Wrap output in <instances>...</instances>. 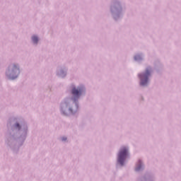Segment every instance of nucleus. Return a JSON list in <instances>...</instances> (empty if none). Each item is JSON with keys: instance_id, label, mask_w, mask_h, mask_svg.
<instances>
[{"instance_id": "f257e3e1", "label": "nucleus", "mask_w": 181, "mask_h": 181, "mask_svg": "<svg viewBox=\"0 0 181 181\" xmlns=\"http://www.w3.org/2000/svg\"><path fill=\"white\" fill-rule=\"evenodd\" d=\"M127 156H128V148L122 147L119 152L117 162L122 165H124V160H125Z\"/></svg>"}, {"instance_id": "f03ea898", "label": "nucleus", "mask_w": 181, "mask_h": 181, "mask_svg": "<svg viewBox=\"0 0 181 181\" xmlns=\"http://www.w3.org/2000/svg\"><path fill=\"white\" fill-rule=\"evenodd\" d=\"M83 91H84V88L83 87L73 88L71 90V94L74 97L73 100H78L81 94H83Z\"/></svg>"}, {"instance_id": "7ed1b4c3", "label": "nucleus", "mask_w": 181, "mask_h": 181, "mask_svg": "<svg viewBox=\"0 0 181 181\" xmlns=\"http://www.w3.org/2000/svg\"><path fill=\"white\" fill-rule=\"evenodd\" d=\"M139 76L141 79V86H146V84H148V78H149V76H151V70L146 69L144 74Z\"/></svg>"}, {"instance_id": "20e7f679", "label": "nucleus", "mask_w": 181, "mask_h": 181, "mask_svg": "<svg viewBox=\"0 0 181 181\" xmlns=\"http://www.w3.org/2000/svg\"><path fill=\"white\" fill-rule=\"evenodd\" d=\"M32 39H33V43H37V42L39 41V39H38L37 37H36V36H33V37H32Z\"/></svg>"}, {"instance_id": "39448f33", "label": "nucleus", "mask_w": 181, "mask_h": 181, "mask_svg": "<svg viewBox=\"0 0 181 181\" xmlns=\"http://www.w3.org/2000/svg\"><path fill=\"white\" fill-rule=\"evenodd\" d=\"M13 67H14L13 71H17V73H19V68L16 65H14Z\"/></svg>"}, {"instance_id": "423d86ee", "label": "nucleus", "mask_w": 181, "mask_h": 181, "mask_svg": "<svg viewBox=\"0 0 181 181\" xmlns=\"http://www.w3.org/2000/svg\"><path fill=\"white\" fill-rule=\"evenodd\" d=\"M141 168H142V165H141L137 166V167L136 168V171L140 170H141Z\"/></svg>"}, {"instance_id": "0eeeda50", "label": "nucleus", "mask_w": 181, "mask_h": 181, "mask_svg": "<svg viewBox=\"0 0 181 181\" xmlns=\"http://www.w3.org/2000/svg\"><path fill=\"white\" fill-rule=\"evenodd\" d=\"M16 128H18V129H21V126L19 125L18 123H17V124H16Z\"/></svg>"}, {"instance_id": "6e6552de", "label": "nucleus", "mask_w": 181, "mask_h": 181, "mask_svg": "<svg viewBox=\"0 0 181 181\" xmlns=\"http://www.w3.org/2000/svg\"><path fill=\"white\" fill-rule=\"evenodd\" d=\"M67 138H62V141H66Z\"/></svg>"}, {"instance_id": "1a4fd4ad", "label": "nucleus", "mask_w": 181, "mask_h": 181, "mask_svg": "<svg viewBox=\"0 0 181 181\" xmlns=\"http://www.w3.org/2000/svg\"><path fill=\"white\" fill-rule=\"evenodd\" d=\"M17 76L14 77V78H12V79L13 80V78H16Z\"/></svg>"}, {"instance_id": "9d476101", "label": "nucleus", "mask_w": 181, "mask_h": 181, "mask_svg": "<svg viewBox=\"0 0 181 181\" xmlns=\"http://www.w3.org/2000/svg\"><path fill=\"white\" fill-rule=\"evenodd\" d=\"M135 60H136V57H134Z\"/></svg>"}]
</instances>
